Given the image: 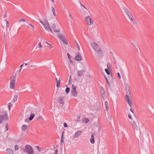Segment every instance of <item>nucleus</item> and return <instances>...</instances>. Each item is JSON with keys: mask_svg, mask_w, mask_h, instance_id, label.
Listing matches in <instances>:
<instances>
[{"mask_svg": "<svg viewBox=\"0 0 154 154\" xmlns=\"http://www.w3.org/2000/svg\"><path fill=\"white\" fill-rule=\"evenodd\" d=\"M125 86L126 93V95L125 96V100L127 102L129 106L131 107L132 103L131 101V97L129 85L128 84L125 83Z\"/></svg>", "mask_w": 154, "mask_h": 154, "instance_id": "1", "label": "nucleus"}, {"mask_svg": "<svg viewBox=\"0 0 154 154\" xmlns=\"http://www.w3.org/2000/svg\"><path fill=\"white\" fill-rule=\"evenodd\" d=\"M24 152H26L28 154H34V151L32 147L29 145H26L25 147Z\"/></svg>", "mask_w": 154, "mask_h": 154, "instance_id": "2", "label": "nucleus"}, {"mask_svg": "<svg viewBox=\"0 0 154 154\" xmlns=\"http://www.w3.org/2000/svg\"><path fill=\"white\" fill-rule=\"evenodd\" d=\"M16 75H15L12 76L10 78V87L11 89H14L15 88V85L16 83Z\"/></svg>", "mask_w": 154, "mask_h": 154, "instance_id": "3", "label": "nucleus"}, {"mask_svg": "<svg viewBox=\"0 0 154 154\" xmlns=\"http://www.w3.org/2000/svg\"><path fill=\"white\" fill-rule=\"evenodd\" d=\"M85 21L86 24L88 26H91L94 23L93 20L89 16L86 17H85Z\"/></svg>", "mask_w": 154, "mask_h": 154, "instance_id": "4", "label": "nucleus"}, {"mask_svg": "<svg viewBox=\"0 0 154 154\" xmlns=\"http://www.w3.org/2000/svg\"><path fill=\"white\" fill-rule=\"evenodd\" d=\"M91 46L93 49L95 51H97V50L100 48L98 45L94 42L91 43Z\"/></svg>", "mask_w": 154, "mask_h": 154, "instance_id": "5", "label": "nucleus"}, {"mask_svg": "<svg viewBox=\"0 0 154 154\" xmlns=\"http://www.w3.org/2000/svg\"><path fill=\"white\" fill-rule=\"evenodd\" d=\"M76 56L75 57V60L77 61H80L82 60V57L79 53H76Z\"/></svg>", "mask_w": 154, "mask_h": 154, "instance_id": "6", "label": "nucleus"}, {"mask_svg": "<svg viewBox=\"0 0 154 154\" xmlns=\"http://www.w3.org/2000/svg\"><path fill=\"white\" fill-rule=\"evenodd\" d=\"M131 124L133 128L136 130H138V127L136 124L135 122L134 121L131 122Z\"/></svg>", "mask_w": 154, "mask_h": 154, "instance_id": "7", "label": "nucleus"}, {"mask_svg": "<svg viewBox=\"0 0 154 154\" xmlns=\"http://www.w3.org/2000/svg\"><path fill=\"white\" fill-rule=\"evenodd\" d=\"M125 12L127 14L128 17H131L132 14L126 8H124Z\"/></svg>", "mask_w": 154, "mask_h": 154, "instance_id": "8", "label": "nucleus"}, {"mask_svg": "<svg viewBox=\"0 0 154 154\" xmlns=\"http://www.w3.org/2000/svg\"><path fill=\"white\" fill-rule=\"evenodd\" d=\"M85 71L83 70H79L77 72L78 75L79 76H82L85 73Z\"/></svg>", "mask_w": 154, "mask_h": 154, "instance_id": "9", "label": "nucleus"}, {"mask_svg": "<svg viewBox=\"0 0 154 154\" xmlns=\"http://www.w3.org/2000/svg\"><path fill=\"white\" fill-rule=\"evenodd\" d=\"M96 52L98 54L99 57H103V51L100 48L97 50V51H96Z\"/></svg>", "mask_w": 154, "mask_h": 154, "instance_id": "10", "label": "nucleus"}, {"mask_svg": "<svg viewBox=\"0 0 154 154\" xmlns=\"http://www.w3.org/2000/svg\"><path fill=\"white\" fill-rule=\"evenodd\" d=\"M51 27L53 30L54 32H60V30L58 29H56V26L54 23L52 24Z\"/></svg>", "mask_w": 154, "mask_h": 154, "instance_id": "11", "label": "nucleus"}, {"mask_svg": "<svg viewBox=\"0 0 154 154\" xmlns=\"http://www.w3.org/2000/svg\"><path fill=\"white\" fill-rule=\"evenodd\" d=\"M100 89L102 96L103 98V97L105 96V92L103 88L101 86L100 87Z\"/></svg>", "mask_w": 154, "mask_h": 154, "instance_id": "12", "label": "nucleus"}, {"mask_svg": "<svg viewBox=\"0 0 154 154\" xmlns=\"http://www.w3.org/2000/svg\"><path fill=\"white\" fill-rule=\"evenodd\" d=\"M82 131H78L76 132L73 136L74 138H76L78 137L80 135L82 134Z\"/></svg>", "mask_w": 154, "mask_h": 154, "instance_id": "13", "label": "nucleus"}, {"mask_svg": "<svg viewBox=\"0 0 154 154\" xmlns=\"http://www.w3.org/2000/svg\"><path fill=\"white\" fill-rule=\"evenodd\" d=\"M130 21L133 24H135L136 21L135 19H133V17L132 15L131 16L128 17Z\"/></svg>", "mask_w": 154, "mask_h": 154, "instance_id": "14", "label": "nucleus"}, {"mask_svg": "<svg viewBox=\"0 0 154 154\" xmlns=\"http://www.w3.org/2000/svg\"><path fill=\"white\" fill-rule=\"evenodd\" d=\"M56 87L57 88H60V80L59 78L58 80L57 78H56Z\"/></svg>", "mask_w": 154, "mask_h": 154, "instance_id": "15", "label": "nucleus"}, {"mask_svg": "<svg viewBox=\"0 0 154 154\" xmlns=\"http://www.w3.org/2000/svg\"><path fill=\"white\" fill-rule=\"evenodd\" d=\"M2 116L3 117V119H4L6 120H8V117L7 114L6 113V112H5L4 114H3Z\"/></svg>", "mask_w": 154, "mask_h": 154, "instance_id": "16", "label": "nucleus"}, {"mask_svg": "<svg viewBox=\"0 0 154 154\" xmlns=\"http://www.w3.org/2000/svg\"><path fill=\"white\" fill-rule=\"evenodd\" d=\"M57 36L61 40L64 39V38L65 37L64 35L63 34H58L57 35Z\"/></svg>", "mask_w": 154, "mask_h": 154, "instance_id": "17", "label": "nucleus"}, {"mask_svg": "<svg viewBox=\"0 0 154 154\" xmlns=\"http://www.w3.org/2000/svg\"><path fill=\"white\" fill-rule=\"evenodd\" d=\"M35 116V114L34 113H31L30 115V116L29 117V121H31L32 120L34 117Z\"/></svg>", "mask_w": 154, "mask_h": 154, "instance_id": "18", "label": "nucleus"}, {"mask_svg": "<svg viewBox=\"0 0 154 154\" xmlns=\"http://www.w3.org/2000/svg\"><path fill=\"white\" fill-rule=\"evenodd\" d=\"M72 95L74 97H76L77 96V92L76 91H71Z\"/></svg>", "mask_w": 154, "mask_h": 154, "instance_id": "19", "label": "nucleus"}, {"mask_svg": "<svg viewBox=\"0 0 154 154\" xmlns=\"http://www.w3.org/2000/svg\"><path fill=\"white\" fill-rule=\"evenodd\" d=\"M18 97V96L17 95H14V98L12 101V102L14 103V102H16V101H17V99Z\"/></svg>", "mask_w": 154, "mask_h": 154, "instance_id": "20", "label": "nucleus"}, {"mask_svg": "<svg viewBox=\"0 0 154 154\" xmlns=\"http://www.w3.org/2000/svg\"><path fill=\"white\" fill-rule=\"evenodd\" d=\"M27 128V126L25 125H23L22 127V129L23 131H25Z\"/></svg>", "mask_w": 154, "mask_h": 154, "instance_id": "21", "label": "nucleus"}, {"mask_svg": "<svg viewBox=\"0 0 154 154\" xmlns=\"http://www.w3.org/2000/svg\"><path fill=\"white\" fill-rule=\"evenodd\" d=\"M90 142L92 144L94 143V136L93 135H91V138L90 140Z\"/></svg>", "mask_w": 154, "mask_h": 154, "instance_id": "22", "label": "nucleus"}, {"mask_svg": "<svg viewBox=\"0 0 154 154\" xmlns=\"http://www.w3.org/2000/svg\"><path fill=\"white\" fill-rule=\"evenodd\" d=\"M7 151H8L9 154H13V150L10 148L7 149Z\"/></svg>", "mask_w": 154, "mask_h": 154, "instance_id": "23", "label": "nucleus"}, {"mask_svg": "<svg viewBox=\"0 0 154 154\" xmlns=\"http://www.w3.org/2000/svg\"><path fill=\"white\" fill-rule=\"evenodd\" d=\"M65 44L67 45L68 44V42L65 37L64 39H63L61 40Z\"/></svg>", "mask_w": 154, "mask_h": 154, "instance_id": "24", "label": "nucleus"}, {"mask_svg": "<svg viewBox=\"0 0 154 154\" xmlns=\"http://www.w3.org/2000/svg\"><path fill=\"white\" fill-rule=\"evenodd\" d=\"M82 13L84 16L85 17L88 16V14L86 11H84Z\"/></svg>", "mask_w": 154, "mask_h": 154, "instance_id": "25", "label": "nucleus"}, {"mask_svg": "<svg viewBox=\"0 0 154 154\" xmlns=\"http://www.w3.org/2000/svg\"><path fill=\"white\" fill-rule=\"evenodd\" d=\"M76 86H74L73 85H72V90H71V91H76Z\"/></svg>", "mask_w": 154, "mask_h": 154, "instance_id": "26", "label": "nucleus"}, {"mask_svg": "<svg viewBox=\"0 0 154 154\" xmlns=\"http://www.w3.org/2000/svg\"><path fill=\"white\" fill-rule=\"evenodd\" d=\"M19 146L18 145H16L14 146V149L15 151L17 150L19 148Z\"/></svg>", "mask_w": 154, "mask_h": 154, "instance_id": "27", "label": "nucleus"}, {"mask_svg": "<svg viewBox=\"0 0 154 154\" xmlns=\"http://www.w3.org/2000/svg\"><path fill=\"white\" fill-rule=\"evenodd\" d=\"M52 11H53V14L54 16H55L56 14V12H55V10L54 8L53 7L52 8Z\"/></svg>", "mask_w": 154, "mask_h": 154, "instance_id": "28", "label": "nucleus"}, {"mask_svg": "<svg viewBox=\"0 0 154 154\" xmlns=\"http://www.w3.org/2000/svg\"><path fill=\"white\" fill-rule=\"evenodd\" d=\"M69 90L70 88H69L67 87L65 90V91L66 94H68L69 93Z\"/></svg>", "mask_w": 154, "mask_h": 154, "instance_id": "29", "label": "nucleus"}, {"mask_svg": "<svg viewBox=\"0 0 154 154\" xmlns=\"http://www.w3.org/2000/svg\"><path fill=\"white\" fill-rule=\"evenodd\" d=\"M59 103L63 105L64 103V101L62 99H60L59 101Z\"/></svg>", "mask_w": 154, "mask_h": 154, "instance_id": "30", "label": "nucleus"}, {"mask_svg": "<svg viewBox=\"0 0 154 154\" xmlns=\"http://www.w3.org/2000/svg\"><path fill=\"white\" fill-rule=\"evenodd\" d=\"M3 117L2 116H0V124L2 123V122H3Z\"/></svg>", "mask_w": 154, "mask_h": 154, "instance_id": "31", "label": "nucleus"}, {"mask_svg": "<svg viewBox=\"0 0 154 154\" xmlns=\"http://www.w3.org/2000/svg\"><path fill=\"white\" fill-rule=\"evenodd\" d=\"M47 26L48 27V29H49L51 31V32L52 33L53 32L52 31L51 28V27L49 24H48V25H47Z\"/></svg>", "mask_w": 154, "mask_h": 154, "instance_id": "32", "label": "nucleus"}, {"mask_svg": "<svg viewBox=\"0 0 154 154\" xmlns=\"http://www.w3.org/2000/svg\"><path fill=\"white\" fill-rule=\"evenodd\" d=\"M105 71L107 74H110V72L109 70H108V69H105Z\"/></svg>", "mask_w": 154, "mask_h": 154, "instance_id": "33", "label": "nucleus"}, {"mask_svg": "<svg viewBox=\"0 0 154 154\" xmlns=\"http://www.w3.org/2000/svg\"><path fill=\"white\" fill-rule=\"evenodd\" d=\"M18 21L20 22L22 21L25 22V20L23 18H21L18 20Z\"/></svg>", "mask_w": 154, "mask_h": 154, "instance_id": "34", "label": "nucleus"}, {"mask_svg": "<svg viewBox=\"0 0 154 154\" xmlns=\"http://www.w3.org/2000/svg\"><path fill=\"white\" fill-rule=\"evenodd\" d=\"M69 17L70 19L71 20V21H73V19L72 17V16L71 15V14L70 13L69 14Z\"/></svg>", "mask_w": 154, "mask_h": 154, "instance_id": "35", "label": "nucleus"}, {"mask_svg": "<svg viewBox=\"0 0 154 154\" xmlns=\"http://www.w3.org/2000/svg\"><path fill=\"white\" fill-rule=\"evenodd\" d=\"M107 82L108 84V87L109 88V89H111V86L110 84H109V83L108 80H107Z\"/></svg>", "mask_w": 154, "mask_h": 154, "instance_id": "36", "label": "nucleus"}, {"mask_svg": "<svg viewBox=\"0 0 154 154\" xmlns=\"http://www.w3.org/2000/svg\"><path fill=\"white\" fill-rule=\"evenodd\" d=\"M75 42H76V45H77V47L78 48V50H80V46H79V44L77 43V42L76 41H75Z\"/></svg>", "mask_w": 154, "mask_h": 154, "instance_id": "37", "label": "nucleus"}, {"mask_svg": "<svg viewBox=\"0 0 154 154\" xmlns=\"http://www.w3.org/2000/svg\"><path fill=\"white\" fill-rule=\"evenodd\" d=\"M63 134H62L61 138V143H63Z\"/></svg>", "mask_w": 154, "mask_h": 154, "instance_id": "38", "label": "nucleus"}, {"mask_svg": "<svg viewBox=\"0 0 154 154\" xmlns=\"http://www.w3.org/2000/svg\"><path fill=\"white\" fill-rule=\"evenodd\" d=\"M38 46L39 48H41L42 47V45H41V43L40 42H39L38 45V46H37V47Z\"/></svg>", "mask_w": 154, "mask_h": 154, "instance_id": "39", "label": "nucleus"}, {"mask_svg": "<svg viewBox=\"0 0 154 154\" xmlns=\"http://www.w3.org/2000/svg\"><path fill=\"white\" fill-rule=\"evenodd\" d=\"M11 104H12L11 103H8V107L9 110H10V106H11Z\"/></svg>", "mask_w": 154, "mask_h": 154, "instance_id": "40", "label": "nucleus"}, {"mask_svg": "<svg viewBox=\"0 0 154 154\" xmlns=\"http://www.w3.org/2000/svg\"><path fill=\"white\" fill-rule=\"evenodd\" d=\"M43 26L46 30H48V28L47 26L45 24H44Z\"/></svg>", "mask_w": 154, "mask_h": 154, "instance_id": "41", "label": "nucleus"}, {"mask_svg": "<svg viewBox=\"0 0 154 154\" xmlns=\"http://www.w3.org/2000/svg\"><path fill=\"white\" fill-rule=\"evenodd\" d=\"M31 112V111L29 109V110H27V111H26V114H28Z\"/></svg>", "mask_w": 154, "mask_h": 154, "instance_id": "42", "label": "nucleus"}, {"mask_svg": "<svg viewBox=\"0 0 154 154\" xmlns=\"http://www.w3.org/2000/svg\"><path fill=\"white\" fill-rule=\"evenodd\" d=\"M36 147L37 149L38 150V152H40L42 151V149H40L39 147L38 146H36Z\"/></svg>", "mask_w": 154, "mask_h": 154, "instance_id": "43", "label": "nucleus"}, {"mask_svg": "<svg viewBox=\"0 0 154 154\" xmlns=\"http://www.w3.org/2000/svg\"><path fill=\"white\" fill-rule=\"evenodd\" d=\"M46 24V25H48L49 23L48 22L47 20L46 19H45L44 20Z\"/></svg>", "mask_w": 154, "mask_h": 154, "instance_id": "44", "label": "nucleus"}, {"mask_svg": "<svg viewBox=\"0 0 154 154\" xmlns=\"http://www.w3.org/2000/svg\"><path fill=\"white\" fill-rule=\"evenodd\" d=\"M109 80H113V79L112 76V74L111 73V75L110 77H109Z\"/></svg>", "mask_w": 154, "mask_h": 154, "instance_id": "45", "label": "nucleus"}, {"mask_svg": "<svg viewBox=\"0 0 154 154\" xmlns=\"http://www.w3.org/2000/svg\"><path fill=\"white\" fill-rule=\"evenodd\" d=\"M6 22L7 26V27H8L9 26V23L8 20H6Z\"/></svg>", "mask_w": 154, "mask_h": 154, "instance_id": "46", "label": "nucleus"}, {"mask_svg": "<svg viewBox=\"0 0 154 154\" xmlns=\"http://www.w3.org/2000/svg\"><path fill=\"white\" fill-rule=\"evenodd\" d=\"M117 74L118 77L119 78V79H120L121 78V77L119 73V72H118L117 73Z\"/></svg>", "mask_w": 154, "mask_h": 154, "instance_id": "47", "label": "nucleus"}, {"mask_svg": "<svg viewBox=\"0 0 154 154\" xmlns=\"http://www.w3.org/2000/svg\"><path fill=\"white\" fill-rule=\"evenodd\" d=\"M105 105L106 107L108 106V102L107 101H106L105 102Z\"/></svg>", "mask_w": 154, "mask_h": 154, "instance_id": "48", "label": "nucleus"}, {"mask_svg": "<svg viewBox=\"0 0 154 154\" xmlns=\"http://www.w3.org/2000/svg\"><path fill=\"white\" fill-rule=\"evenodd\" d=\"M29 25L31 26L32 28H33V29H34V28H35V26H33V25L32 24H31V23H29Z\"/></svg>", "mask_w": 154, "mask_h": 154, "instance_id": "49", "label": "nucleus"}, {"mask_svg": "<svg viewBox=\"0 0 154 154\" xmlns=\"http://www.w3.org/2000/svg\"><path fill=\"white\" fill-rule=\"evenodd\" d=\"M38 20H39V21L43 25L44 24H45V23H43V22L41 20H40V19H38Z\"/></svg>", "mask_w": 154, "mask_h": 154, "instance_id": "50", "label": "nucleus"}, {"mask_svg": "<svg viewBox=\"0 0 154 154\" xmlns=\"http://www.w3.org/2000/svg\"><path fill=\"white\" fill-rule=\"evenodd\" d=\"M108 119L109 120H111V117L110 116V115H108Z\"/></svg>", "mask_w": 154, "mask_h": 154, "instance_id": "51", "label": "nucleus"}, {"mask_svg": "<svg viewBox=\"0 0 154 154\" xmlns=\"http://www.w3.org/2000/svg\"><path fill=\"white\" fill-rule=\"evenodd\" d=\"M63 125L65 127H67V125L66 123H64Z\"/></svg>", "mask_w": 154, "mask_h": 154, "instance_id": "52", "label": "nucleus"}, {"mask_svg": "<svg viewBox=\"0 0 154 154\" xmlns=\"http://www.w3.org/2000/svg\"><path fill=\"white\" fill-rule=\"evenodd\" d=\"M58 154V150L56 149L55 151L54 154Z\"/></svg>", "mask_w": 154, "mask_h": 154, "instance_id": "53", "label": "nucleus"}, {"mask_svg": "<svg viewBox=\"0 0 154 154\" xmlns=\"http://www.w3.org/2000/svg\"><path fill=\"white\" fill-rule=\"evenodd\" d=\"M36 66L34 65H32V64L31 65V67L32 68L36 67Z\"/></svg>", "mask_w": 154, "mask_h": 154, "instance_id": "54", "label": "nucleus"}, {"mask_svg": "<svg viewBox=\"0 0 154 154\" xmlns=\"http://www.w3.org/2000/svg\"><path fill=\"white\" fill-rule=\"evenodd\" d=\"M6 130L5 131H7L8 130V124L7 123H6Z\"/></svg>", "mask_w": 154, "mask_h": 154, "instance_id": "55", "label": "nucleus"}, {"mask_svg": "<svg viewBox=\"0 0 154 154\" xmlns=\"http://www.w3.org/2000/svg\"><path fill=\"white\" fill-rule=\"evenodd\" d=\"M85 119L86 120V123H87L89 121V120L88 119L86 118Z\"/></svg>", "mask_w": 154, "mask_h": 154, "instance_id": "56", "label": "nucleus"}, {"mask_svg": "<svg viewBox=\"0 0 154 154\" xmlns=\"http://www.w3.org/2000/svg\"><path fill=\"white\" fill-rule=\"evenodd\" d=\"M128 115V118H129L130 119H131V118H132V117H131V116L130 115H129V114Z\"/></svg>", "mask_w": 154, "mask_h": 154, "instance_id": "57", "label": "nucleus"}, {"mask_svg": "<svg viewBox=\"0 0 154 154\" xmlns=\"http://www.w3.org/2000/svg\"><path fill=\"white\" fill-rule=\"evenodd\" d=\"M25 121L26 122H29V120L28 119H26L25 120Z\"/></svg>", "mask_w": 154, "mask_h": 154, "instance_id": "58", "label": "nucleus"}, {"mask_svg": "<svg viewBox=\"0 0 154 154\" xmlns=\"http://www.w3.org/2000/svg\"><path fill=\"white\" fill-rule=\"evenodd\" d=\"M48 45H49V47L50 48H52V45L50 44H48Z\"/></svg>", "mask_w": 154, "mask_h": 154, "instance_id": "59", "label": "nucleus"}, {"mask_svg": "<svg viewBox=\"0 0 154 154\" xmlns=\"http://www.w3.org/2000/svg\"><path fill=\"white\" fill-rule=\"evenodd\" d=\"M67 55L68 56V58L69 59H70V55L69 54V53H67Z\"/></svg>", "mask_w": 154, "mask_h": 154, "instance_id": "60", "label": "nucleus"}, {"mask_svg": "<svg viewBox=\"0 0 154 154\" xmlns=\"http://www.w3.org/2000/svg\"><path fill=\"white\" fill-rule=\"evenodd\" d=\"M38 119H42V118L41 116H39L38 118Z\"/></svg>", "mask_w": 154, "mask_h": 154, "instance_id": "61", "label": "nucleus"}, {"mask_svg": "<svg viewBox=\"0 0 154 154\" xmlns=\"http://www.w3.org/2000/svg\"><path fill=\"white\" fill-rule=\"evenodd\" d=\"M110 63H108L107 64V66L108 68H109V67H108L109 66H110Z\"/></svg>", "mask_w": 154, "mask_h": 154, "instance_id": "62", "label": "nucleus"}, {"mask_svg": "<svg viewBox=\"0 0 154 154\" xmlns=\"http://www.w3.org/2000/svg\"><path fill=\"white\" fill-rule=\"evenodd\" d=\"M106 111H107L108 110V106L106 107Z\"/></svg>", "mask_w": 154, "mask_h": 154, "instance_id": "63", "label": "nucleus"}, {"mask_svg": "<svg viewBox=\"0 0 154 154\" xmlns=\"http://www.w3.org/2000/svg\"><path fill=\"white\" fill-rule=\"evenodd\" d=\"M104 78H105L106 80V82H107V80H108V79H107V77L105 76H104Z\"/></svg>", "mask_w": 154, "mask_h": 154, "instance_id": "64", "label": "nucleus"}]
</instances>
